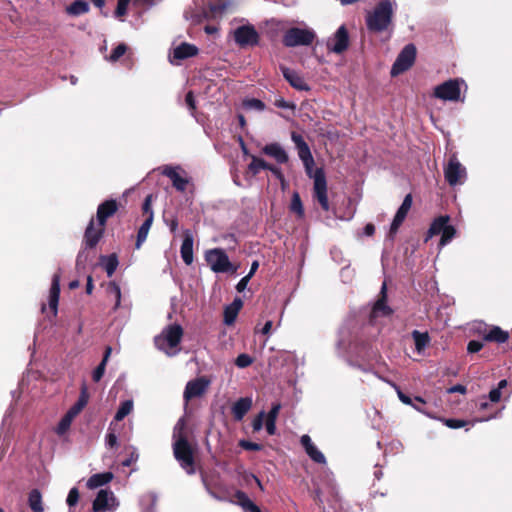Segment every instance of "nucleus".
Here are the masks:
<instances>
[{
	"label": "nucleus",
	"mask_w": 512,
	"mask_h": 512,
	"mask_svg": "<svg viewBox=\"0 0 512 512\" xmlns=\"http://www.w3.org/2000/svg\"><path fill=\"white\" fill-rule=\"evenodd\" d=\"M395 0H381L366 16V26L372 32H383L392 23L396 9Z\"/></svg>",
	"instance_id": "nucleus-1"
},
{
	"label": "nucleus",
	"mask_w": 512,
	"mask_h": 512,
	"mask_svg": "<svg viewBox=\"0 0 512 512\" xmlns=\"http://www.w3.org/2000/svg\"><path fill=\"white\" fill-rule=\"evenodd\" d=\"M183 328L179 324H170L163 328L154 338L156 348L168 357H174L180 352V343L183 338Z\"/></svg>",
	"instance_id": "nucleus-2"
},
{
	"label": "nucleus",
	"mask_w": 512,
	"mask_h": 512,
	"mask_svg": "<svg viewBox=\"0 0 512 512\" xmlns=\"http://www.w3.org/2000/svg\"><path fill=\"white\" fill-rule=\"evenodd\" d=\"M173 455L180 467L189 475L195 474V462L193 449L188 440H180L173 443Z\"/></svg>",
	"instance_id": "nucleus-3"
},
{
	"label": "nucleus",
	"mask_w": 512,
	"mask_h": 512,
	"mask_svg": "<svg viewBox=\"0 0 512 512\" xmlns=\"http://www.w3.org/2000/svg\"><path fill=\"white\" fill-rule=\"evenodd\" d=\"M205 259L211 270L215 273L236 272L226 252L221 248H214L205 253Z\"/></svg>",
	"instance_id": "nucleus-4"
},
{
	"label": "nucleus",
	"mask_w": 512,
	"mask_h": 512,
	"mask_svg": "<svg viewBox=\"0 0 512 512\" xmlns=\"http://www.w3.org/2000/svg\"><path fill=\"white\" fill-rule=\"evenodd\" d=\"M463 80L449 79L434 88L433 95L444 101H459L461 99V85Z\"/></svg>",
	"instance_id": "nucleus-5"
},
{
	"label": "nucleus",
	"mask_w": 512,
	"mask_h": 512,
	"mask_svg": "<svg viewBox=\"0 0 512 512\" xmlns=\"http://www.w3.org/2000/svg\"><path fill=\"white\" fill-rule=\"evenodd\" d=\"M291 140L295 144L298 157L303 163L307 176H312L315 172L313 169L315 162L308 144L305 142L302 135L296 132L291 133Z\"/></svg>",
	"instance_id": "nucleus-6"
},
{
	"label": "nucleus",
	"mask_w": 512,
	"mask_h": 512,
	"mask_svg": "<svg viewBox=\"0 0 512 512\" xmlns=\"http://www.w3.org/2000/svg\"><path fill=\"white\" fill-rule=\"evenodd\" d=\"M315 38L312 30L293 27L288 29L283 36V44L286 47L310 45Z\"/></svg>",
	"instance_id": "nucleus-7"
},
{
	"label": "nucleus",
	"mask_w": 512,
	"mask_h": 512,
	"mask_svg": "<svg viewBox=\"0 0 512 512\" xmlns=\"http://www.w3.org/2000/svg\"><path fill=\"white\" fill-rule=\"evenodd\" d=\"M314 181L313 196L319 202L322 209L329 210V201L327 195V181L324 170L317 168L312 176H309Z\"/></svg>",
	"instance_id": "nucleus-8"
},
{
	"label": "nucleus",
	"mask_w": 512,
	"mask_h": 512,
	"mask_svg": "<svg viewBox=\"0 0 512 512\" xmlns=\"http://www.w3.org/2000/svg\"><path fill=\"white\" fill-rule=\"evenodd\" d=\"M444 176L450 186L463 184L466 180V168L459 162L456 155L449 158L447 165L444 167Z\"/></svg>",
	"instance_id": "nucleus-9"
},
{
	"label": "nucleus",
	"mask_w": 512,
	"mask_h": 512,
	"mask_svg": "<svg viewBox=\"0 0 512 512\" xmlns=\"http://www.w3.org/2000/svg\"><path fill=\"white\" fill-rule=\"evenodd\" d=\"M416 47L413 44H407L397 56L391 68V75L398 76L408 70L415 62Z\"/></svg>",
	"instance_id": "nucleus-10"
},
{
	"label": "nucleus",
	"mask_w": 512,
	"mask_h": 512,
	"mask_svg": "<svg viewBox=\"0 0 512 512\" xmlns=\"http://www.w3.org/2000/svg\"><path fill=\"white\" fill-rule=\"evenodd\" d=\"M117 507L118 502L113 492L108 489H101L93 502L95 512H113Z\"/></svg>",
	"instance_id": "nucleus-11"
},
{
	"label": "nucleus",
	"mask_w": 512,
	"mask_h": 512,
	"mask_svg": "<svg viewBox=\"0 0 512 512\" xmlns=\"http://www.w3.org/2000/svg\"><path fill=\"white\" fill-rule=\"evenodd\" d=\"M234 40L241 47L254 46L258 44L259 35L252 25H243L235 29Z\"/></svg>",
	"instance_id": "nucleus-12"
},
{
	"label": "nucleus",
	"mask_w": 512,
	"mask_h": 512,
	"mask_svg": "<svg viewBox=\"0 0 512 512\" xmlns=\"http://www.w3.org/2000/svg\"><path fill=\"white\" fill-rule=\"evenodd\" d=\"M349 46V36L345 26H340L333 37L327 41V49L330 52L341 54Z\"/></svg>",
	"instance_id": "nucleus-13"
},
{
	"label": "nucleus",
	"mask_w": 512,
	"mask_h": 512,
	"mask_svg": "<svg viewBox=\"0 0 512 512\" xmlns=\"http://www.w3.org/2000/svg\"><path fill=\"white\" fill-rule=\"evenodd\" d=\"M210 385V381L204 377L197 378L189 381L183 393V398L186 402L193 398L202 396Z\"/></svg>",
	"instance_id": "nucleus-14"
},
{
	"label": "nucleus",
	"mask_w": 512,
	"mask_h": 512,
	"mask_svg": "<svg viewBox=\"0 0 512 512\" xmlns=\"http://www.w3.org/2000/svg\"><path fill=\"white\" fill-rule=\"evenodd\" d=\"M412 206V196L411 194H407L404 197V200L401 204V206L398 208L394 219L390 226V236H393L397 233L399 227L404 222L405 218L407 217L408 212L410 211Z\"/></svg>",
	"instance_id": "nucleus-15"
},
{
	"label": "nucleus",
	"mask_w": 512,
	"mask_h": 512,
	"mask_svg": "<svg viewBox=\"0 0 512 512\" xmlns=\"http://www.w3.org/2000/svg\"><path fill=\"white\" fill-rule=\"evenodd\" d=\"M281 71L285 80L296 90L309 91L310 86L306 83L304 78L295 70L287 67H281Z\"/></svg>",
	"instance_id": "nucleus-16"
},
{
	"label": "nucleus",
	"mask_w": 512,
	"mask_h": 512,
	"mask_svg": "<svg viewBox=\"0 0 512 512\" xmlns=\"http://www.w3.org/2000/svg\"><path fill=\"white\" fill-rule=\"evenodd\" d=\"M179 170H181L179 166H165L163 168L162 174L167 176L172 181V184L176 190L183 192L186 190L189 180L185 177H182L178 172Z\"/></svg>",
	"instance_id": "nucleus-17"
},
{
	"label": "nucleus",
	"mask_w": 512,
	"mask_h": 512,
	"mask_svg": "<svg viewBox=\"0 0 512 512\" xmlns=\"http://www.w3.org/2000/svg\"><path fill=\"white\" fill-rule=\"evenodd\" d=\"M118 209L116 200L110 199L101 203L97 208V220L99 226L104 227L109 217L113 216Z\"/></svg>",
	"instance_id": "nucleus-18"
},
{
	"label": "nucleus",
	"mask_w": 512,
	"mask_h": 512,
	"mask_svg": "<svg viewBox=\"0 0 512 512\" xmlns=\"http://www.w3.org/2000/svg\"><path fill=\"white\" fill-rule=\"evenodd\" d=\"M198 54V48L189 43H182L174 48L170 62L172 64H178L176 61L184 60L190 57H194Z\"/></svg>",
	"instance_id": "nucleus-19"
},
{
	"label": "nucleus",
	"mask_w": 512,
	"mask_h": 512,
	"mask_svg": "<svg viewBox=\"0 0 512 512\" xmlns=\"http://www.w3.org/2000/svg\"><path fill=\"white\" fill-rule=\"evenodd\" d=\"M300 442L305 449L307 455L316 463L325 464L326 458L324 454L313 444L309 435L301 436Z\"/></svg>",
	"instance_id": "nucleus-20"
},
{
	"label": "nucleus",
	"mask_w": 512,
	"mask_h": 512,
	"mask_svg": "<svg viewBox=\"0 0 512 512\" xmlns=\"http://www.w3.org/2000/svg\"><path fill=\"white\" fill-rule=\"evenodd\" d=\"M262 152L265 155L275 159L279 164H284L289 159L286 150L282 147V145L276 142L265 145L262 148Z\"/></svg>",
	"instance_id": "nucleus-21"
},
{
	"label": "nucleus",
	"mask_w": 512,
	"mask_h": 512,
	"mask_svg": "<svg viewBox=\"0 0 512 512\" xmlns=\"http://www.w3.org/2000/svg\"><path fill=\"white\" fill-rule=\"evenodd\" d=\"M104 232V227L94 228V220L91 219L84 235V243L86 248H93L97 245Z\"/></svg>",
	"instance_id": "nucleus-22"
},
{
	"label": "nucleus",
	"mask_w": 512,
	"mask_h": 512,
	"mask_svg": "<svg viewBox=\"0 0 512 512\" xmlns=\"http://www.w3.org/2000/svg\"><path fill=\"white\" fill-rule=\"evenodd\" d=\"M252 407V398L243 397L238 399L232 406V414L235 420L240 421Z\"/></svg>",
	"instance_id": "nucleus-23"
},
{
	"label": "nucleus",
	"mask_w": 512,
	"mask_h": 512,
	"mask_svg": "<svg viewBox=\"0 0 512 512\" xmlns=\"http://www.w3.org/2000/svg\"><path fill=\"white\" fill-rule=\"evenodd\" d=\"M59 295H60V275L54 274L52 278L51 288L49 292V307L53 311V314L56 315L59 303Z\"/></svg>",
	"instance_id": "nucleus-24"
},
{
	"label": "nucleus",
	"mask_w": 512,
	"mask_h": 512,
	"mask_svg": "<svg viewBox=\"0 0 512 512\" xmlns=\"http://www.w3.org/2000/svg\"><path fill=\"white\" fill-rule=\"evenodd\" d=\"M180 253L185 264L190 265L193 262V236L189 230L185 231Z\"/></svg>",
	"instance_id": "nucleus-25"
},
{
	"label": "nucleus",
	"mask_w": 512,
	"mask_h": 512,
	"mask_svg": "<svg viewBox=\"0 0 512 512\" xmlns=\"http://www.w3.org/2000/svg\"><path fill=\"white\" fill-rule=\"evenodd\" d=\"M243 302L240 298H235L234 301L224 309V323L231 325L235 322L237 315L242 308Z\"/></svg>",
	"instance_id": "nucleus-26"
},
{
	"label": "nucleus",
	"mask_w": 512,
	"mask_h": 512,
	"mask_svg": "<svg viewBox=\"0 0 512 512\" xmlns=\"http://www.w3.org/2000/svg\"><path fill=\"white\" fill-rule=\"evenodd\" d=\"M509 338V333L499 326L490 325L488 334H486V342H496L498 344L505 343Z\"/></svg>",
	"instance_id": "nucleus-27"
},
{
	"label": "nucleus",
	"mask_w": 512,
	"mask_h": 512,
	"mask_svg": "<svg viewBox=\"0 0 512 512\" xmlns=\"http://www.w3.org/2000/svg\"><path fill=\"white\" fill-rule=\"evenodd\" d=\"M449 220H450V217L447 216V215H444V216H440L438 218H436L429 230H428V234H427V237L425 238V241L427 242L430 238H432L434 235H439L442 233V231L445 229V227L447 226V224L449 223Z\"/></svg>",
	"instance_id": "nucleus-28"
},
{
	"label": "nucleus",
	"mask_w": 512,
	"mask_h": 512,
	"mask_svg": "<svg viewBox=\"0 0 512 512\" xmlns=\"http://www.w3.org/2000/svg\"><path fill=\"white\" fill-rule=\"evenodd\" d=\"M113 479L111 472L97 473L92 475L87 481V487L89 489H96L103 485L108 484Z\"/></svg>",
	"instance_id": "nucleus-29"
},
{
	"label": "nucleus",
	"mask_w": 512,
	"mask_h": 512,
	"mask_svg": "<svg viewBox=\"0 0 512 512\" xmlns=\"http://www.w3.org/2000/svg\"><path fill=\"white\" fill-rule=\"evenodd\" d=\"M382 298L379 299L374 307H373V316L381 315H389L391 313V309L387 306L385 298H386V283L384 282L381 287Z\"/></svg>",
	"instance_id": "nucleus-30"
},
{
	"label": "nucleus",
	"mask_w": 512,
	"mask_h": 512,
	"mask_svg": "<svg viewBox=\"0 0 512 512\" xmlns=\"http://www.w3.org/2000/svg\"><path fill=\"white\" fill-rule=\"evenodd\" d=\"M230 6L229 0H218L215 3H211L209 5V12L206 13V16L209 17H221Z\"/></svg>",
	"instance_id": "nucleus-31"
},
{
	"label": "nucleus",
	"mask_w": 512,
	"mask_h": 512,
	"mask_svg": "<svg viewBox=\"0 0 512 512\" xmlns=\"http://www.w3.org/2000/svg\"><path fill=\"white\" fill-rule=\"evenodd\" d=\"M100 262L101 265L104 267L105 271L107 272L108 277H111L115 273L119 264L116 254L101 256Z\"/></svg>",
	"instance_id": "nucleus-32"
},
{
	"label": "nucleus",
	"mask_w": 512,
	"mask_h": 512,
	"mask_svg": "<svg viewBox=\"0 0 512 512\" xmlns=\"http://www.w3.org/2000/svg\"><path fill=\"white\" fill-rule=\"evenodd\" d=\"M153 213H151V215H149L146 220L142 223V225L140 226L139 230H138V234H137V240H136V248L139 249L140 246L142 245V243L146 240L147 236H148V232L151 228V225H152V222H153Z\"/></svg>",
	"instance_id": "nucleus-33"
},
{
	"label": "nucleus",
	"mask_w": 512,
	"mask_h": 512,
	"mask_svg": "<svg viewBox=\"0 0 512 512\" xmlns=\"http://www.w3.org/2000/svg\"><path fill=\"white\" fill-rule=\"evenodd\" d=\"M412 337L415 342V348L418 353H422V351L429 345L430 337L427 332H420L418 330H414L412 332Z\"/></svg>",
	"instance_id": "nucleus-34"
},
{
	"label": "nucleus",
	"mask_w": 512,
	"mask_h": 512,
	"mask_svg": "<svg viewBox=\"0 0 512 512\" xmlns=\"http://www.w3.org/2000/svg\"><path fill=\"white\" fill-rule=\"evenodd\" d=\"M69 15L79 16L89 11V4L85 0H76L66 8Z\"/></svg>",
	"instance_id": "nucleus-35"
},
{
	"label": "nucleus",
	"mask_w": 512,
	"mask_h": 512,
	"mask_svg": "<svg viewBox=\"0 0 512 512\" xmlns=\"http://www.w3.org/2000/svg\"><path fill=\"white\" fill-rule=\"evenodd\" d=\"M111 351H112L111 347H107L106 348L105 354H104V357H103L102 361L94 369V371L92 373V379H93L94 382H99L101 380V378L103 377L104 372H105V368H106V364H107V361H108L109 356L111 354Z\"/></svg>",
	"instance_id": "nucleus-36"
},
{
	"label": "nucleus",
	"mask_w": 512,
	"mask_h": 512,
	"mask_svg": "<svg viewBox=\"0 0 512 512\" xmlns=\"http://www.w3.org/2000/svg\"><path fill=\"white\" fill-rule=\"evenodd\" d=\"M185 429H186V421L184 418H180L176 422V424L173 428V434H172L173 443H176L180 440H188L186 433H185Z\"/></svg>",
	"instance_id": "nucleus-37"
},
{
	"label": "nucleus",
	"mask_w": 512,
	"mask_h": 512,
	"mask_svg": "<svg viewBox=\"0 0 512 512\" xmlns=\"http://www.w3.org/2000/svg\"><path fill=\"white\" fill-rule=\"evenodd\" d=\"M236 497L237 499L239 500L240 502V505L243 507V509H245L246 511H249V512H261V510L259 509L258 506H256L250 499L249 497L244 493V492H241V491H238L236 493Z\"/></svg>",
	"instance_id": "nucleus-38"
},
{
	"label": "nucleus",
	"mask_w": 512,
	"mask_h": 512,
	"mask_svg": "<svg viewBox=\"0 0 512 512\" xmlns=\"http://www.w3.org/2000/svg\"><path fill=\"white\" fill-rule=\"evenodd\" d=\"M29 506L34 512H44L42 497L38 490H32L29 494Z\"/></svg>",
	"instance_id": "nucleus-39"
},
{
	"label": "nucleus",
	"mask_w": 512,
	"mask_h": 512,
	"mask_svg": "<svg viewBox=\"0 0 512 512\" xmlns=\"http://www.w3.org/2000/svg\"><path fill=\"white\" fill-rule=\"evenodd\" d=\"M132 410H133V401L132 400H125V401H123L120 404V406H119V408H118V410H117V412L115 414L114 419L116 421H121L127 415H129L132 412Z\"/></svg>",
	"instance_id": "nucleus-40"
},
{
	"label": "nucleus",
	"mask_w": 512,
	"mask_h": 512,
	"mask_svg": "<svg viewBox=\"0 0 512 512\" xmlns=\"http://www.w3.org/2000/svg\"><path fill=\"white\" fill-rule=\"evenodd\" d=\"M251 158L252 161L249 164L248 169L253 175H257L261 170L268 169L269 164L265 160L256 156H252Z\"/></svg>",
	"instance_id": "nucleus-41"
},
{
	"label": "nucleus",
	"mask_w": 512,
	"mask_h": 512,
	"mask_svg": "<svg viewBox=\"0 0 512 512\" xmlns=\"http://www.w3.org/2000/svg\"><path fill=\"white\" fill-rule=\"evenodd\" d=\"M490 329V325L486 324L483 321H476L472 324L471 330L475 335L482 337L484 341H486V334H488Z\"/></svg>",
	"instance_id": "nucleus-42"
},
{
	"label": "nucleus",
	"mask_w": 512,
	"mask_h": 512,
	"mask_svg": "<svg viewBox=\"0 0 512 512\" xmlns=\"http://www.w3.org/2000/svg\"><path fill=\"white\" fill-rule=\"evenodd\" d=\"M455 234L456 229L452 225L447 224L441 233L440 246L443 247L447 245L454 238Z\"/></svg>",
	"instance_id": "nucleus-43"
},
{
	"label": "nucleus",
	"mask_w": 512,
	"mask_h": 512,
	"mask_svg": "<svg viewBox=\"0 0 512 512\" xmlns=\"http://www.w3.org/2000/svg\"><path fill=\"white\" fill-rule=\"evenodd\" d=\"M381 380L385 381L386 383H388L391 387H393L398 395V398L399 400L406 404V405H413V400L407 396L406 394H404L401 389L399 388V386H397L395 383L389 381V380H386L382 377H379Z\"/></svg>",
	"instance_id": "nucleus-44"
},
{
	"label": "nucleus",
	"mask_w": 512,
	"mask_h": 512,
	"mask_svg": "<svg viewBox=\"0 0 512 512\" xmlns=\"http://www.w3.org/2000/svg\"><path fill=\"white\" fill-rule=\"evenodd\" d=\"M107 291L115 297V307L117 309L121 303V289L116 282H110L107 287Z\"/></svg>",
	"instance_id": "nucleus-45"
},
{
	"label": "nucleus",
	"mask_w": 512,
	"mask_h": 512,
	"mask_svg": "<svg viewBox=\"0 0 512 512\" xmlns=\"http://www.w3.org/2000/svg\"><path fill=\"white\" fill-rule=\"evenodd\" d=\"M72 421L73 418H71L70 415L65 414L56 428L57 434L63 435L64 433H66L67 430L70 428Z\"/></svg>",
	"instance_id": "nucleus-46"
},
{
	"label": "nucleus",
	"mask_w": 512,
	"mask_h": 512,
	"mask_svg": "<svg viewBox=\"0 0 512 512\" xmlns=\"http://www.w3.org/2000/svg\"><path fill=\"white\" fill-rule=\"evenodd\" d=\"M243 105L246 109H250V110L263 111L265 109L264 102H262L261 100L256 99V98L245 100L243 102Z\"/></svg>",
	"instance_id": "nucleus-47"
},
{
	"label": "nucleus",
	"mask_w": 512,
	"mask_h": 512,
	"mask_svg": "<svg viewBox=\"0 0 512 512\" xmlns=\"http://www.w3.org/2000/svg\"><path fill=\"white\" fill-rule=\"evenodd\" d=\"M253 361H254V359L250 355H248L246 353H242L237 356V358L235 360V365L238 368H246V367L250 366L253 363Z\"/></svg>",
	"instance_id": "nucleus-48"
},
{
	"label": "nucleus",
	"mask_w": 512,
	"mask_h": 512,
	"mask_svg": "<svg viewBox=\"0 0 512 512\" xmlns=\"http://www.w3.org/2000/svg\"><path fill=\"white\" fill-rule=\"evenodd\" d=\"M291 210L296 212L299 216H303L304 209L298 193H294L291 200Z\"/></svg>",
	"instance_id": "nucleus-49"
},
{
	"label": "nucleus",
	"mask_w": 512,
	"mask_h": 512,
	"mask_svg": "<svg viewBox=\"0 0 512 512\" xmlns=\"http://www.w3.org/2000/svg\"><path fill=\"white\" fill-rule=\"evenodd\" d=\"M127 50L125 44H119L110 54L108 60L111 62L117 61L120 57H122Z\"/></svg>",
	"instance_id": "nucleus-50"
},
{
	"label": "nucleus",
	"mask_w": 512,
	"mask_h": 512,
	"mask_svg": "<svg viewBox=\"0 0 512 512\" xmlns=\"http://www.w3.org/2000/svg\"><path fill=\"white\" fill-rule=\"evenodd\" d=\"M79 500V491L76 487H73L67 496L66 502L70 507H73L77 504Z\"/></svg>",
	"instance_id": "nucleus-51"
},
{
	"label": "nucleus",
	"mask_w": 512,
	"mask_h": 512,
	"mask_svg": "<svg viewBox=\"0 0 512 512\" xmlns=\"http://www.w3.org/2000/svg\"><path fill=\"white\" fill-rule=\"evenodd\" d=\"M130 0H118L115 15L117 17H122L127 13L128 5Z\"/></svg>",
	"instance_id": "nucleus-52"
},
{
	"label": "nucleus",
	"mask_w": 512,
	"mask_h": 512,
	"mask_svg": "<svg viewBox=\"0 0 512 512\" xmlns=\"http://www.w3.org/2000/svg\"><path fill=\"white\" fill-rule=\"evenodd\" d=\"M265 417V412L261 411L252 421L253 431L258 432L263 427V421Z\"/></svg>",
	"instance_id": "nucleus-53"
},
{
	"label": "nucleus",
	"mask_w": 512,
	"mask_h": 512,
	"mask_svg": "<svg viewBox=\"0 0 512 512\" xmlns=\"http://www.w3.org/2000/svg\"><path fill=\"white\" fill-rule=\"evenodd\" d=\"M105 444L109 448H113L118 445V437L115 434V432L111 431L110 429L109 432L106 434Z\"/></svg>",
	"instance_id": "nucleus-54"
},
{
	"label": "nucleus",
	"mask_w": 512,
	"mask_h": 512,
	"mask_svg": "<svg viewBox=\"0 0 512 512\" xmlns=\"http://www.w3.org/2000/svg\"><path fill=\"white\" fill-rule=\"evenodd\" d=\"M239 445L245 450L260 451L262 449L261 444L254 443L248 440H241L239 442Z\"/></svg>",
	"instance_id": "nucleus-55"
},
{
	"label": "nucleus",
	"mask_w": 512,
	"mask_h": 512,
	"mask_svg": "<svg viewBox=\"0 0 512 512\" xmlns=\"http://www.w3.org/2000/svg\"><path fill=\"white\" fill-rule=\"evenodd\" d=\"M274 105L278 108H281V109H291V110H294L295 109V104L294 103H291V102H288L286 101L284 98L280 97V98H277L274 102Z\"/></svg>",
	"instance_id": "nucleus-56"
},
{
	"label": "nucleus",
	"mask_w": 512,
	"mask_h": 512,
	"mask_svg": "<svg viewBox=\"0 0 512 512\" xmlns=\"http://www.w3.org/2000/svg\"><path fill=\"white\" fill-rule=\"evenodd\" d=\"M87 261L88 254L85 252V250L80 251L76 259V267L78 269H84Z\"/></svg>",
	"instance_id": "nucleus-57"
},
{
	"label": "nucleus",
	"mask_w": 512,
	"mask_h": 512,
	"mask_svg": "<svg viewBox=\"0 0 512 512\" xmlns=\"http://www.w3.org/2000/svg\"><path fill=\"white\" fill-rule=\"evenodd\" d=\"M484 344L482 341L471 340L467 345V351L469 353L479 352L483 348Z\"/></svg>",
	"instance_id": "nucleus-58"
},
{
	"label": "nucleus",
	"mask_w": 512,
	"mask_h": 512,
	"mask_svg": "<svg viewBox=\"0 0 512 512\" xmlns=\"http://www.w3.org/2000/svg\"><path fill=\"white\" fill-rule=\"evenodd\" d=\"M88 400H89V395L87 392V387L85 384H83V386L81 388L80 396L77 400V403L84 408L87 405Z\"/></svg>",
	"instance_id": "nucleus-59"
},
{
	"label": "nucleus",
	"mask_w": 512,
	"mask_h": 512,
	"mask_svg": "<svg viewBox=\"0 0 512 512\" xmlns=\"http://www.w3.org/2000/svg\"><path fill=\"white\" fill-rule=\"evenodd\" d=\"M280 409H281L280 403L273 404L272 408L270 409V411L267 414L266 419H272V421H276L277 417L279 415Z\"/></svg>",
	"instance_id": "nucleus-60"
},
{
	"label": "nucleus",
	"mask_w": 512,
	"mask_h": 512,
	"mask_svg": "<svg viewBox=\"0 0 512 512\" xmlns=\"http://www.w3.org/2000/svg\"><path fill=\"white\" fill-rule=\"evenodd\" d=\"M445 425L452 429H458L465 425V422L459 419H445Z\"/></svg>",
	"instance_id": "nucleus-61"
},
{
	"label": "nucleus",
	"mask_w": 512,
	"mask_h": 512,
	"mask_svg": "<svg viewBox=\"0 0 512 512\" xmlns=\"http://www.w3.org/2000/svg\"><path fill=\"white\" fill-rule=\"evenodd\" d=\"M185 102L188 106V108L193 112L196 109V102L192 91H189L186 94Z\"/></svg>",
	"instance_id": "nucleus-62"
},
{
	"label": "nucleus",
	"mask_w": 512,
	"mask_h": 512,
	"mask_svg": "<svg viewBox=\"0 0 512 512\" xmlns=\"http://www.w3.org/2000/svg\"><path fill=\"white\" fill-rule=\"evenodd\" d=\"M83 407L79 405L77 402L67 411V415H70L71 418H75L81 411Z\"/></svg>",
	"instance_id": "nucleus-63"
},
{
	"label": "nucleus",
	"mask_w": 512,
	"mask_h": 512,
	"mask_svg": "<svg viewBox=\"0 0 512 512\" xmlns=\"http://www.w3.org/2000/svg\"><path fill=\"white\" fill-rule=\"evenodd\" d=\"M265 427L269 435H274L276 433V421H272V419H266Z\"/></svg>",
	"instance_id": "nucleus-64"
}]
</instances>
